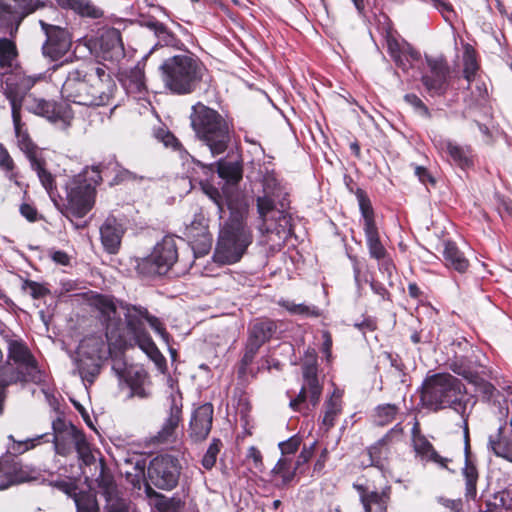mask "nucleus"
Masks as SVG:
<instances>
[{"mask_svg": "<svg viewBox=\"0 0 512 512\" xmlns=\"http://www.w3.org/2000/svg\"><path fill=\"white\" fill-rule=\"evenodd\" d=\"M148 26L154 31L156 37L158 38V42L161 45L177 49H180V47L183 46L182 41L171 30H169L164 23L160 21H154L149 23Z\"/></svg>", "mask_w": 512, "mask_h": 512, "instance_id": "obj_42", "label": "nucleus"}, {"mask_svg": "<svg viewBox=\"0 0 512 512\" xmlns=\"http://www.w3.org/2000/svg\"><path fill=\"white\" fill-rule=\"evenodd\" d=\"M47 254L51 258V260L57 265H70L71 257L64 251L56 250L55 248H50L47 250Z\"/></svg>", "mask_w": 512, "mask_h": 512, "instance_id": "obj_63", "label": "nucleus"}, {"mask_svg": "<svg viewBox=\"0 0 512 512\" xmlns=\"http://www.w3.org/2000/svg\"><path fill=\"white\" fill-rule=\"evenodd\" d=\"M360 495L361 503L365 512H386L387 501L389 498L388 492L383 490L381 493L368 490L362 485H355Z\"/></svg>", "mask_w": 512, "mask_h": 512, "instance_id": "obj_30", "label": "nucleus"}, {"mask_svg": "<svg viewBox=\"0 0 512 512\" xmlns=\"http://www.w3.org/2000/svg\"><path fill=\"white\" fill-rule=\"evenodd\" d=\"M449 368L456 374L462 376L470 383L478 384L480 377L477 372L467 363L464 358H455L449 363Z\"/></svg>", "mask_w": 512, "mask_h": 512, "instance_id": "obj_46", "label": "nucleus"}, {"mask_svg": "<svg viewBox=\"0 0 512 512\" xmlns=\"http://www.w3.org/2000/svg\"><path fill=\"white\" fill-rule=\"evenodd\" d=\"M253 241L247 226H221L213 253V261L220 265L238 263Z\"/></svg>", "mask_w": 512, "mask_h": 512, "instance_id": "obj_9", "label": "nucleus"}, {"mask_svg": "<svg viewBox=\"0 0 512 512\" xmlns=\"http://www.w3.org/2000/svg\"><path fill=\"white\" fill-rule=\"evenodd\" d=\"M116 90L110 74L93 60H87L67 71L61 95L74 104L99 107L110 105Z\"/></svg>", "mask_w": 512, "mask_h": 512, "instance_id": "obj_1", "label": "nucleus"}, {"mask_svg": "<svg viewBox=\"0 0 512 512\" xmlns=\"http://www.w3.org/2000/svg\"><path fill=\"white\" fill-rule=\"evenodd\" d=\"M427 70L420 81L431 98L445 97L451 84V68L445 57L425 56Z\"/></svg>", "mask_w": 512, "mask_h": 512, "instance_id": "obj_11", "label": "nucleus"}, {"mask_svg": "<svg viewBox=\"0 0 512 512\" xmlns=\"http://www.w3.org/2000/svg\"><path fill=\"white\" fill-rule=\"evenodd\" d=\"M108 331L85 337L79 344L75 364L76 372L83 382L92 384L100 373L101 362L110 356Z\"/></svg>", "mask_w": 512, "mask_h": 512, "instance_id": "obj_8", "label": "nucleus"}, {"mask_svg": "<svg viewBox=\"0 0 512 512\" xmlns=\"http://www.w3.org/2000/svg\"><path fill=\"white\" fill-rule=\"evenodd\" d=\"M464 444L465 465L462 469V475L466 485L465 495L467 498L474 499L477 494L478 470L470 450L469 429L466 420L464 421Z\"/></svg>", "mask_w": 512, "mask_h": 512, "instance_id": "obj_24", "label": "nucleus"}, {"mask_svg": "<svg viewBox=\"0 0 512 512\" xmlns=\"http://www.w3.org/2000/svg\"><path fill=\"white\" fill-rule=\"evenodd\" d=\"M122 307L125 309L124 318L128 333L133 336L145 331L144 322L148 317L147 308L132 304H125Z\"/></svg>", "mask_w": 512, "mask_h": 512, "instance_id": "obj_32", "label": "nucleus"}, {"mask_svg": "<svg viewBox=\"0 0 512 512\" xmlns=\"http://www.w3.org/2000/svg\"><path fill=\"white\" fill-rule=\"evenodd\" d=\"M15 135L17 138V145L19 149L25 154L29 162L34 161L42 156L39 147L34 143L30 137L27 129H24L21 115L18 118L12 117Z\"/></svg>", "mask_w": 512, "mask_h": 512, "instance_id": "obj_29", "label": "nucleus"}, {"mask_svg": "<svg viewBox=\"0 0 512 512\" xmlns=\"http://www.w3.org/2000/svg\"><path fill=\"white\" fill-rule=\"evenodd\" d=\"M47 437V434H41L34 438L26 439L24 441H13L12 446L9 448L10 452L13 454H22L35 446L40 444V441ZM9 439L14 440L13 436L10 435Z\"/></svg>", "mask_w": 512, "mask_h": 512, "instance_id": "obj_52", "label": "nucleus"}, {"mask_svg": "<svg viewBox=\"0 0 512 512\" xmlns=\"http://www.w3.org/2000/svg\"><path fill=\"white\" fill-rule=\"evenodd\" d=\"M1 335L8 359V365L1 367V376L9 382L40 383L43 374L25 341L10 331H2Z\"/></svg>", "mask_w": 512, "mask_h": 512, "instance_id": "obj_6", "label": "nucleus"}, {"mask_svg": "<svg viewBox=\"0 0 512 512\" xmlns=\"http://www.w3.org/2000/svg\"><path fill=\"white\" fill-rule=\"evenodd\" d=\"M355 196L358 200L361 214L364 218L365 224H375L374 210L371 204V200L367 195L366 191L362 188L357 187Z\"/></svg>", "mask_w": 512, "mask_h": 512, "instance_id": "obj_48", "label": "nucleus"}, {"mask_svg": "<svg viewBox=\"0 0 512 512\" xmlns=\"http://www.w3.org/2000/svg\"><path fill=\"white\" fill-rule=\"evenodd\" d=\"M193 163L201 168L204 174L217 172L218 176L228 185L236 186L243 179L242 161H228L225 158L219 159L215 163L205 164L200 160H193Z\"/></svg>", "mask_w": 512, "mask_h": 512, "instance_id": "obj_20", "label": "nucleus"}, {"mask_svg": "<svg viewBox=\"0 0 512 512\" xmlns=\"http://www.w3.org/2000/svg\"><path fill=\"white\" fill-rule=\"evenodd\" d=\"M167 384L170 388L168 396L169 412L161 430L155 436L157 443L169 442L178 427L182 417V394L178 388L177 381L171 376L167 378Z\"/></svg>", "mask_w": 512, "mask_h": 512, "instance_id": "obj_18", "label": "nucleus"}, {"mask_svg": "<svg viewBox=\"0 0 512 512\" xmlns=\"http://www.w3.org/2000/svg\"><path fill=\"white\" fill-rule=\"evenodd\" d=\"M213 413L211 403L202 404L194 410L190 420V431L195 440L207 438L212 428Z\"/></svg>", "mask_w": 512, "mask_h": 512, "instance_id": "obj_25", "label": "nucleus"}, {"mask_svg": "<svg viewBox=\"0 0 512 512\" xmlns=\"http://www.w3.org/2000/svg\"><path fill=\"white\" fill-rule=\"evenodd\" d=\"M464 394L465 388L459 379L448 373H439L425 381L421 399L434 410L450 407L463 416L466 411Z\"/></svg>", "mask_w": 512, "mask_h": 512, "instance_id": "obj_7", "label": "nucleus"}, {"mask_svg": "<svg viewBox=\"0 0 512 512\" xmlns=\"http://www.w3.org/2000/svg\"><path fill=\"white\" fill-rule=\"evenodd\" d=\"M246 457L248 460H252L253 468L255 470L261 473L264 471L265 467L263 463V457L258 448H256L255 446L249 447Z\"/></svg>", "mask_w": 512, "mask_h": 512, "instance_id": "obj_61", "label": "nucleus"}, {"mask_svg": "<svg viewBox=\"0 0 512 512\" xmlns=\"http://www.w3.org/2000/svg\"><path fill=\"white\" fill-rule=\"evenodd\" d=\"M41 6L39 0H0V28L14 37L22 21Z\"/></svg>", "mask_w": 512, "mask_h": 512, "instance_id": "obj_13", "label": "nucleus"}, {"mask_svg": "<svg viewBox=\"0 0 512 512\" xmlns=\"http://www.w3.org/2000/svg\"><path fill=\"white\" fill-rule=\"evenodd\" d=\"M0 170L3 171L8 178L9 181L13 182L15 185L20 186L19 182V172L17 171V166L10 155L8 149L4 146L3 143L0 142Z\"/></svg>", "mask_w": 512, "mask_h": 512, "instance_id": "obj_44", "label": "nucleus"}, {"mask_svg": "<svg viewBox=\"0 0 512 512\" xmlns=\"http://www.w3.org/2000/svg\"><path fill=\"white\" fill-rule=\"evenodd\" d=\"M489 445L495 455L508 459L512 462V449L508 447L506 443L500 440H493L492 437H490Z\"/></svg>", "mask_w": 512, "mask_h": 512, "instance_id": "obj_59", "label": "nucleus"}, {"mask_svg": "<svg viewBox=\"0 0 512 512\" xmlns=\"http://www.w3.org/2000/svg\"><path fill=\"white\" fill-rule=\"evenodd\" d=\"M412 443L416 455L421 460L433 462L441 468H447L450 459L440 456L427 438L420 433L418 421H415L412 427Z\"/></svg>", "mask_w": 512, "mask_h": 512, "instance_id": "obj_23", "label": "nucleus"}, {"mask_svg": "<svg viewBox=\"0 0 512 512\" xmlns=\"http://www.w3.org/2000/svg\"><path fill=\"white\" fill-rule=\"evenodd\" d=\"M200 187L205 195H207L217 206L220 210H222L223 206V196L220 193L219 189L216 188L212 183L209 181H201Z\"/></svg>", "mask_w": 512, "mask_h": 512, "instance_id": "obj_57", "label": "nucleus"}, {"mask_svg": "<svg viewBox=\"0 0 512 512\" xmlns=\"http://www.w3.org/2000/svg\"><path fill=\"white\" fill-rule=\"evenodd\" d=\"M54 449L57 454L62 456L69 455L73 449L76 450L79 459L85 464L90 465L95 462L89 442L83 432H78L73 437L52 438Z\"/></svg>", "mask_w": 512, "mask_h": 512, "instance_id": "obj_19", "label": "nucleus"}, {"mask_svg": "<svg viewBox=\"0 0 512 512\" xmlns=\"http://www.w3.org/2000/svg\"><path fill=\"white\" fill-rule=\"evenodd\" d=\"M488 97V90L484 82H477L471 91V100L469 106L482 105Z\"/></svg>", "mask_w": 512, "mask_h": 512, "instance_id": "obj_58", "label": "nucleus"}, {"mask_svg": "<svg viewBox=\"0 0 512 512\" xmlns=\"http://www.w3.org/2000/svg\"><path fill=\"white\" fill-rule=\"evenodd\" d=\"M221 446H222V443L219 439L212 440L206 453L204 454V456L202 458V466L205 469L210 470L215 466L217 456L220 452Z\"/></svg>", "mask_w": 512, "mask_h": 512, "instance_id": "obj_54", "label": "nucleus"}, {"mask_svg": "<svg viewBox=\"0 0 512 512\" xmlns=\"http://www.w3.org/2000/svg\"><path fill=\"white\" fill-rule=\"evenodd\" d=\"M178 241L182 239L176 235H165L155 244L151 254L138 263V272L145 276L167 274L179 259Z\"/></svg>", "mask_w": 512, "mask_h": 512, "instance_id": "obj_10", "label": "nucleus"}, {"mask_svg": "<svg viewBox=\"0 0 512 512\" xmlns=\"http://www.w3.org/2000/svg\"><path fill=\"white\" fill-rule=\"evenodd\" d=\"M302 373V387L298 395L290 400L289 406L294 411L308 415L319 404L323 388L317 376L316 363L305 364Z\"/></svg>", "mask_w": 512, "mask_h": 512, "instance_id": "obj_12", "label": "nucleus"}, {"mask_svg": "<svg viewBox=\"0 0 512 512\" xmlns=\"http://www.w3.org/2000/svg\"><path fill=\"white\" fill-rule=\"evenodd\" d=\"M342 412V393L335 389L331 396L324 402L322 425L329 430L335 425L337 417Z\"/></svg>", "mask_w": 512, "mask_h": 512, "instance_id": "obj_37", "label": "nucleus"}, {"mask_svg": "<svg viewBox=\"0 0 512 512\" xmlns=\"http://www.w3.org/2000/svg\"><path fill=\"white\" fill-rule=\"evenodd\" d=\"M279 305L285 308L289 313L293 315H301V316H319V310L315 306H308L303 303L296 304L290 300H280Z\"/></svg>", "mask_w": 512, "mask_h": 512, "instance_id": "obj_49", "label": "nucleus"}, {"mask_svg": "<svg viewBox=\"0 0 512 512\" xmlns=\"http://www.w3.org/2000/svg\"><path fill=\"white\" fill-rule=\"evenodd\" d=\"M42 78L41 75L15 74L6 79L4 95L10 102L12 117L18 118V115H21L23 103L27 102L30 95L29 91Z\"/></svg>", "mask_w": 512, "mask_h": 512, "instance_id": "obj_16", "label": "nucleus"}, {"mask_svg": "<svg viewBox=\"0 0 512 512\" xmlns=\"http://www.w3.org/2000/svg\"><path fill=\"white\" fill-rule=\"evenodd\" d=\"M21 289L33 299H41L49 294V289L43 284L29 279H22Z\"/></svg>", "mask_w": 512, "mask_h": 512, "instance_id": "obj_51", "label": "nucleus"}, {"mask_svg": "<svg viewBox=\"0 0 512 512\" xmlns=\"http://www.w3.org/2000/svg\"><path fill=\"white\" fill-rule=\"evenodd\" d=\"M39 24L46 35V41L42 46L43 55L52 61L60 60L71 48V34L67 29L43 20H40Z\"/></svg>", "mask_w": 512, "mask_h": 512, "instance_id": "obj_17", "label": "nucleus"}, {"mask_svg": "<svg viewBox=\"0 0 512 512\" xmlns=\"http://www.w3.org/2000/svg\"><path fill=\"white\" fill-rule=\"evenodd\" d=\"M182 507L183 502L177 497L168 498L160 495L157 501V508L160 512H180Z\"/></svg>", "mask_w": 512, "mask_h": 512, "instance_id": "obj_55", "label": "nucleus"}, {"mask_svg": "<svg viewBox=\"0 0 512 512\" xmlns=\"http://www.w3.org/2000/svg\"><path fill=\"white\" fill-rule=\"evenodd\" d=\"M128 384L131 390V396L145 399L151 395L149 390V377L143 369L136 370L133 375H130Z\"/></svg>", "mask_w": 512, "mask_h": 512, "instance_id": "obj_39", "label": "nucleus"}, {"mask_svg": "<svg viewBox=\"0 0 512 512\" xmlns=\"http://www.w3.org/2000/svg\"><path fill=\"white\" fill-rule=\"evenodd\" d=\"M480 69L475 49L467 45L463 54V77L468 82L467 88H471V83L475 80L476 74Z\"/></svg>", "mask_w": 512, "mask_h": 512, "instance_id": "obj_41", "label": "nucleus"}, {"mask_svg": "<svg viewBox=\"0 0 512 512\" xmlns=\"http://www.w3.org/2000/svg\"><path fill=\"white\" fill-rule=\"evenodd\" d=\"M17 56L16 43L8 38H0V69L5 72L10 70Z\"/></svg>", "mask_w": 512, "mask_h": 512, "instance_id": "obj_43", "label": "nucleus"}, {"mask_svg": "<svg viewBox=\"0 0 512 512\" xmlns=\"http://www.w3.org/2000/svg\"><path fill=\"white\" fill-rule=\"evenodd\" d=\"M21 215L29 222H36L42 219V217L38 214V211L35 206L22 203L19 209Z\"/></svg>", "mask_w": 512, "mask_h": 512, "instance_id": "obj_64", "label": "nucleus"}, {"mask_svg": "<svg viewBox=\"0 0 512 512\" xmlns=\"http://www.w3.org/2000/svg\"><path fill=\"white\" fill-rule=\"evenodd\" d=\"M300 443V438L297 436H293L286 441L280 442L279 448L283 455H292L298 450Z\"/></svg>", "mask_w": 512, "mask_h": 512, "instance_id": "obj_62", "label": "nucleus"}, {"mask_svg": "<svg viewBox=\"0 0 512 512\" xmlns=\"http://www.w3.org/2000/svg\"><path fill=\"white\" fill-rule=\"evenodd\" d=\"M101 57L105 61L118 62L125 56L121 32L114 28H105L99 37Z\"/></svg>", "mask_w": 512, "mask_h": 512, "instance_id": "obj_21", "label": "nucleus"}, {"mask_svg": "<svg viewBox=\"0 0 512 512\" xmlns=\"http://www.w3.org/2000/svg\"><path fill=\"white\" fill-rule=\"evenodd\" d=\"M410 166L413 168L415 176H417L422 184H431L432 186L436 184V179L426 167L413 163Z\"/></svg>", "mask_w": 512, "mask_h": 512, "instance_id": "obj_60", "label": "nucleus"}, {"mask_svg": "<svg viewBox=\"0 0 512 512\" xmlns=\"http://www.w3.org/2000/svg\"><path fill=\"white\" fill-rule=\"evenodd\" d=\"M277 331V324L270 319H256L248 328V337L241 359V370L249 366L262 345L268 342Z\"/></svg>", "mask_w": 512, "mask_h": 512, "instance_id": "obj_15", "label": "nucleus"}, {"mask_svg": "<svg viewBox=\"0 0 512 512\" xmlns=\"http://www.w3.org/2000/svg\"><path fill=\"white\" fill-rule=\"evenodd\" d=\"M180 464L176 457L159 455L150 461L147 475L149 481L162 490H172L179 481Z\"/></svg>", "mask_w": 512, "mask_h": 512, "instance_id": "obj_14", "label": "nucleus"}, {"mask_svg": "<svg viewBox=\"0 0 512 512\" xmlns=\"http://www.w3.org/2000/svg\"><path fill=\"white\" fill-rule=\"evenodd\" d=\"M56 2L61 8L72 10L81 17L99 19L104 15V12L90 0H56Z\"/></svg>", "mask_w": 512, "mask_h": 512, "instance_id": "obj_36", "label": "nucleus"}, {"mask_svg": "<svg viewBox=\"0 0 512 512\" xmlns=\"http://www.w3.org/2000/svg\"><path fill=\"white\" fill-rule=\"evenodd\" d=\"M132 338L161 371L166 369L165 357L161 354L146 330L133 335Z\"/></svg>", "mask_w": 512, "mask_h": 512, "instance_id": "obj_35", "label": "nucleus"}, {"mask_svg": "<svg viewBox=\"0 0 512 512\" xmlns=\"http://www.w3.org/2000/svg\"><path fill=\"white\" fill-rule=\"evenodd\" d=\"M26 109L52 122L61 120L64 117V106L62 103L55 100L35 97L33 95L28 96Z\"/></svg>", "mask_w": 512, "mask_h": 512, "instance_id": "obj_26", "label": "nucleus"}, {"mask_svg": "<svg viewBox=\"0 0 512 512\" xmlns=\"http://www.w3.org/2000/svg\"><path fill=\"white\" fill-rule=\"evenodd\" d=\"M53 438H63V436L70 437L69 435H75V433L81 432L74 425L66 423L62 417H57L52 422Z\"/></svg>", "mask_w": 512, "mask_h": 512, "instance_id": "obj_53", "label": "nucleus"}, {"mask_svg": "<svg viewBox=\"0 0 512 512\" xmlns=\"http://www.w3.org/2000/svg\"><path fill=\"white\" fill-rule=\"evenodd\" d=\"M164 87L174 95L194 93L207 71L205 64L194 54H179L165 59L159 67Z\"/></svg>", "mask_w": 512, "mask_h": 512, "instance_id": "obj_4", "label": "nucleus"}, {"mask_svg": "<svg viewBox=\"0 0 512 512\" xmlns=\"http://www.w3.org/2000/svg\"><path fill=\"white\" fill-rule=\"evenodd\" d=\"M155 135L166 147H170L173 150H179L182 147L176 136L166 128H159Z\"/></svg>", "mask_w": 512, "mask_h": 512, "instance_id": "obj_56", "label": "nucleus"}, {"mask_svg": "<svg viewBox=\"0 0 512 512\" xmlns=\"http://www.w3.org/2000/svg\"><path fill=\"white\" fill-rule=\"evenodd\" d=\"M296 466L292 465V461L288 457H281L271 470V474L281 478V484L287 485L295 476Z\"/></svg>", "mask_w": 512, "mask_h": 512, "instance_id": "obj_45", "label": "nucleus"}, {"mask_svg": "<svg viewBox=\"0 0 512 512\" xmlns=\"http://www.w3.org/2000/svg\"><path fill=\"white\" fill-rule=\"evenodd\" d=\"M404 101L413 108L414 112L425 119H431L432 113L424 101L415 93H407L403 97Z\"/></svg>", "mask_w": 512, "mask_h": 512, "instance_id": "obj_50", "label": "nucleus"}, {"mask_svg": "<svg viewBox=\"0 0 512 512\" xmlns=\"http://www.w3.org/2000/svg\"><path fill=\"white\" fill-rule=\"evenodd\" d=\"M209 226H186L188 243L191 246L194 257H201L209 253L213 237L208 229Z\"/></svg>", "mask_w": 512, "mask_h": 512, "instance_id": "obj_28", "label": "nucleus"}, {"mask_svg": "<svg viewBox=\"0 0 512 512\" xmlns=\"http://www.w3.org/2000/svg\"><path fill=\"white\" fill-rule=\"evenodd\" d=\"M91 304L99 312L101 321L105 324L107 331L113 332L121 321L113 299L106 295H96L92 298Z\"/></svg>", "mask_w": 512, "mask_h": 512, "instance_id": "obj_27", "label": "nucleus"}, {"mask_svg": "<svg viewBox=\"0 0 512 512\" xmlns=\"http://www.w3.org/2000/svg\"><path fill=\"white\" fill-rule=\"evenodd\" d=\"M123 234V226H100L101 242L110 254L118 252Z\"/></svg>", "mask_w": 512, "mask_h": 512, "instance_id": "obj_38", "label": "nucleus"}, {"mask_svg": "<svg viewBox=\"0 0 512 512\" xmlns=\"http://www.w3.org/2000/svg\"><path fill=\"white\" fill-rule=\"evenodd\" d=\"M119 80L130 94H140L146 91L144 69L139 64L120 72Z\"/></svg>", "mask_w": 512, "mask_h": 512, "instance_id": "obj_31", "label": "nucleus"}, {"mask_svg": "<svg viewBox=\"0 0 512 512\" xmlns=\"http://www.w3.org/2000/svg\"><path fill=\"white\" fill-rule=\"evenodd\" d=\"M189 119L196 138L209 149L212 156L227 151L235 130L232 117L198 101L192 105Z\"/></svg>", "mask_w": 512, "mask_h": 512, "instance_id": "obj_2", "label": "nucleus"}, {"mask_svg": "<svg viewBox=\"0 0 512 512\" xmlns=\"http://www.w3.org/2000/svg\"><path fill=\"white\" fill-rule=\"evenodd\" d=\"M435 146L446 153L463 171L474 169L477 155L470 145H459L451 140H439Z\"/></svg>", "mask_w": 512, "mask_h": 512, "instance_id": "obj_22", "label": "nucleus"}, {"mask_svg": "<svg viewBox=\"0 0 512 512\" xmlns=\"http://www.w3.org/2000/svg\"><path fill=\"white\" fill-rule=\"evenodd\" d=\"M442 254L446 267L452 268L459 273H464L468 269L469 261L453 241H443Z\"/></svg>", "mask_w": 512, "mask_h": 512, "instance_id": "obj_34", "label": "nucleus"}, {"mask_svg": "<svg viewBox=\"0 0 512 512\" xmlns=\"http://www.w3.org/2000/svg\"><path fill=\"white\" fill-rule=\"evenodd\" d=\"M31 169L37 174V177L53 201L59 196L55 176L47 169V162L43 156L29 162Z\"/></svg>", "mask_w": 512, "mask_h": 512, "instance_id": "obj_33", "label": "nucleus"}, {"mask_svg": "<svg viewBox=\"0 0 512 512\" xmlns=\"http://www.w3.org/2000/svg\"><path fill=\"white\" fill-rule=\"evenodd\" d=\"M398 413V407L393 404L379 405L375 409L374 423L377 426H386L395 420Z\"/></svg>", "mask_w": 512, "mask_h": 512, "instance_id": "obj_47", "label": "nucleus"}, {"mask_svg": "<svg viewBox=\"0 0 512 512\" xmlns=\"http://www.w3.org/2000/svg\"><path fill=\"white\" fill-rule=\"evenodd\" d=\"M364 232L370 257L376 260L385 258L387 251L380 240L377 226H364Z\"/></svg>", "mask_w": 512, "mask_h": 512, "instance_id": "obj_40", "label": "nucleus"}, {"mask_svg": "<svg viewBox=\"0 0 512 512\" xmlns=\"http://www.w3.org/2000/svg\"><path fill=\"white\" fill-rule=\"evenodd\" d=\"M104 165L98 164L84 168L80 173L70 177L65 184V203L63 214L72 221L73 218L85 217L94 207L96 188L103 181Z\"/></svg>", "mask_w": 512, "mask_h": 512, "instance_id": "obj_5", "label": "nucleus"}, {"mask_svg": "<svg viewBox=\"0 0 512 512\" xmlns=\"http://www.w3.org/2000/svg\"><path fill=\"white\" fill-rule=\"evenodd\" d=\"M260 183L262 195H258L255 201L259 219L263 224L267 221L293 224L290 184L280 178L275 169L267 168L261 175Z\"/></svg>", "mask_w": 512, "mask_h": 512, "instance_id": "obj_3", "label": "nucleus"}]
</instances>
